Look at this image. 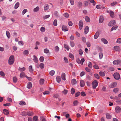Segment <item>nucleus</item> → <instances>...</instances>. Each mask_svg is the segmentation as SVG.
<instances>
[{
  "instance_id": "nucleus-1",
  "label": "nucleus",
  "mask_w": 121,
  "mask_h": 121,
  "mask_svg": "<svg viewBox=\"0 0 121 121\" xmlns=\"http://www.w3.org/2000/svg\"><path fill=\"white\" fill-rule=\"evenodd\" d=\"M14 61V57L13 55H11L9 57L8 60L9 64L12 65L13 64Z\"/></svg>"
},
{
  "instance_id": "nucleus-2",
  "label": "nucleus",
  "mask_w": 121,
  "mask_h": 121,
  "mask_svg": "<svg viewBox=\"0 0 121 121\" xmlns=\"http://www.w3.org/2000/svg\"><path fill=\"white\" fill-rule=\"evenodd\" d=\"M91 84L92 88L94 89H95L98 85V82L96 80H94L92 82Z\"/></svg>"
},
{
  "instance_id": "nucleus-3",
  "label": "nucleus",
  "mask_w": 121,
  "mask_h": 121,
  "mask_svg": "<svg viewBox=\"0 0 121 121\" xmlns=\"http://www.w3.org/2000/svg\"><path fill=\"white\" fill-rule=\"evenodd\" d=\"M33 114L34 113L33 112L29 111L27 112V113L25 112H23L22 114L23 116H26L27 114L29 116H30L33 115Z\"/></svg>"
},
{
  "instance_id": "nucleus-4",
  "label": "nucleus",
  "mask_w": 121,
  "mask_h": 121,
  "mask_svg": "<svg viewBox=\"0 0 121 121\" xmlns=\"http://www.w3.org/2000/svg\"><path fill=\"white\" fill-rule=\"evenodd\" d=\"M113 77L115 79L117 80H119L120 78V75L117 72L115 73L114 74Z\"/></svg>"
},
{
  "instance_id": "nucleus-5",
  "label": "nucleus",
  "mask_w": 121,
  "mask_h": 121,
  "mask_svg": "<svg viewBox=\"0 0 121 121\" xmlns=\"http://www.w3.org/2000/svg\"><path fill=\"white\" fill-rule=\"evenodd\" d=\"M116 22L115 20H113L110 22L108 24V26H112L115 24Z\"/></svg>"
},
{
  "instance_id": "nucleus-6",
  "label": "nucleus",
  "mask_w": 121,
  "mask_h": 121,
  "mask_svg": "<svg viewBox=\"0 0 121 121\" xmlns=\"http://www.w3.org/2000/svg\"><path fill=\"white\" fill-rule=\"evenodd\" d=\"M83 25V22L81 20H80L79 22V26L80 30H81L82 28Z\"/></svg>"
},
{
  "instance_id": "nucleus-7",
  "label": "nucleus",
  "mask_w": 121,
  "mask_h": 121,
  "mask_svg": "<svg viewBox=\"0 0 121 121\" xmlns=\"http://www.w3.org/2000/svg\"><path fill=\"white\" fill-rule=\"evenodd\" d=\"M121 108L118 106H117L115 108L116 112L117 113H120L121 111Z\"/></svg>"
},
{
  "instance_id": "nucleus-8",
  "label": "nucleus",
  "mask_w": 121,
  "mask_h": 121,
  "mask_svg": "<svg viewBox=\"0 0 121 121\" xmlns=\"http://www.w3.org/2000/svg\"><path fill=\"white\" fill-rule=\"evenodd\" d=\"M62 30L65 32L66 31L68 30V29L67 27L65 26H63L62 27Z\"/></svg>"
},
{
  "instance_id": "nucleus-9",
  "label": "nucleus",
  "mask_w": 121,
  "mask_h": 121,
  "mask_svg": "<svg viewBox=\"0 0 121 121\" xmlns=\"http://www.w3.org/2000/svg\"><path fill=\"white\" fill-rule=\"evenodd\" d=\"M89 31V28L88 26H86L85 28L84 32L85 34H87Z\"/></svg>"
},
{
  "instance_id": "nucleus-10",
  "label": "nucleus",
  "mask_w": 121,
  "mask_h": 121,
  "mask_svg": "<svg viewBox=\"0 0 121 121\" xmlns=\"http://www.w3.org/2000/svg\"><path fill=\"white\" fill-rule=\"evenodd\" d=\"M101 41L104 44H107L108 43V42L107 40L104 38H102L101 39Z\"/></svg>"
},
{
  "instance_id": "nucleus-11",
  "label": "nucleus",
  "mask_w": 121,
  "mask_h": 121,
  "mask_svg": "<svg viewBox=\"0 0 121 121\" xmlns=\"http://www.w3.org/2000/svg\"><path fill=\"white\" fill-rule=\"evenodd\" d=\"M32 86V84L30 82H28L27 85V88L30 89H31Z\"/></svg>"
},
{
  "instance_id": "nucleus-12",
  "label": "nucleus",
  "mask_w": 121,
  "mask_h": 121,
  "mask_svg": "<svg viewBox=\"0 0 121 121\" xmlns=\"http://www.w3.org/2000/svg\"><path fill=\"white\" fill-rule=\"evenodd\" d=\"M114 48L116 51H119L120 50V47L118 46H115L114 47Z\"/></svg>"
},
{
  "instance_id": "nucleus-13",
  "label": "nucleus",
  "mask_w": 121,
  "mask_h": 121,
  "mask_svg": "<svg viewBox=\"0 0 121 121\" xmlns=\"http://www.w3.org/2000/svg\"><path fill=\"white\" fill-rule=\"evenodd\" d=\"M80 86L82 87H83L85 85V83L84 81L81 80H80Z\"/></svg>"
},
{
  "instance_id": "nucleus-14",
  "label": "nucleus",
  "mask_w": 121,
  "mask_h": 121,
  "mask_svg": "<svg viewBox=\"0 0 121 121\" xmlns=\"http://www.w3.org/2000/svg\"><path fill=\"white\" fill-rule=\"evenodd\" d=\"M99 35V33L98 32H96L94 36V38L95 39H97L98 38Z\"/></svg>"
},
{
  "instance_id": "nucleus-15",
  "label": "nucleus",
  "mask_w": 121,
  "mask_h": 121,
  "mask_svg": "<svg viewBox=\"0 0 121 121\" xmlns=\"http://www.w3.org/2000/svg\"><path fill=\"white\" fill-rule=\"evenodd\" d=\"M3 113L5 115H7L9 114V112L8 110L5 109H4L3 110Z\"/></svg>"
},
{
  "instance_id": "nucleus-16",
  "label": "nucleus",
  "mask_w": 121,
  "mask_h": 121,
  "mask_svg": "<svg viewBox=\"0 0 121 121\" xmlns=\"http://www.w3.org/2000/svg\"><path fill=\"white\" fill-rule=\"evenodd\" d=\"M65 77V74L64 73H62L61 74V77L62 79L64 80H66Z\"/></svg>"
},
{
  "instance_id": "nucleus-17",
  "label": "nucleus",
  "mask_w": 121,
  "mask_h": 121,
  "mask_svg": "<svg viewBox=\"0 0 121 121\" xmlns=\"http://www.w3.org/2000/svg\"><path fill=\"white\" fill-rule=\"evenodd\" d=\"M109 13L110 16L112 18H113L114 17V13L112 11L110 10Z\"/></svg>"
},
{
  "instance_id": "nucleus-18",
  "label": "nucleus",
  "mask_w": 121,
  "mask_h": 121,
  "mask_svg": "<svg viewBox=\"0 0 121 121\" xmlns=\"http://www.w3.org/2000/svg\"><path fill=\"white\" fill-rule=\"evenodd\" d=\"M34 59H33V60L35 63H38V59L36 56L35 55H34L33 56Z\"/></svg>"
},
{
  "instance_id": "nucleus-19",
  "label": "nucleus",
  "mask_w": 121,
  "mask_h": 121,
  "mask_svg": "<svg viewBox=\"0 0 121 121\" xmlns=\"http://www.w3.org/2000/svg\"><path fill=\"white\" fill-rule=\"evenodd\" d=\"M77 82L76 80L75 79H73L72 80L71 83L72 85H74L77 84Z\"/></svg>"
},
{
  "instance_id": "nucleus-20",
  "label": "nucleus",
  "mask_w": 121,
  "mask_h": 121,
  "mask_svg": "<svg viewBox=\"0 0 121 121\" xmlns=\"http://www.w3.org/2000/svg\"><path fill=\"white\" fill-rule=\"evenodd\" d=\"M104 18L103 17L100 16L99 18V22L100 23H101L104 21Z\"/></svg>"
},
{
  "instance_id": "nucleus-21",
  "label": "nucleus",
  "mask_w": 121,
  "mask_h": 121,
  "mask_svg": "<svg viewBox=\"0 0 121 121\" xmlns=\"http://www.w3.org/2000/svg\"><path fill=\"white\" fill-rule=\"evenodd\" d=\"M117 83L116 82H112L111 85V87L114 88L117 85Z\"/></svg>"
},
{
  "instance_id": "nucleus-22",
  "label": "nucleus",
  "mask_w": 121,
  "mask_h": 121,
  "mask_svg": "<svg viewBox=\"0 0 121 121\" xmlns=\"http://www.w3.org/2000/svg\"><path fill=\"white\" fill-rule=\"evenodd\" d=\"M44 82V80L43 78H41L39 80V83L40 85H43Z\"/></svg>"
},
{
  "instance_id": "nucleus-23",
  "label": "nucleus",
  "mask_w": 121,
  "mask_h": 121,
  "mask_svg": "<svg viewBox=\"0 0 121 121\" xmlns=\"http://www.w3.org/2000/svg\"><path fill=\"white\" fill-rule=\"evenodd\" d=\"M29 69L30 73H33V70L32 68V65H30L29 66Z\"/></svg>"
},
{
  "instance_id": "nucleus-24",
  "label": "nucleus",
  "mask_w": 121,
  "mask_h": 121,
  "mask_svg": "<svg viewBox=\"0 0 121 121\" xmlns=\"http://www.w3.org/2000/svg\"><path fill=\"white\" fill-rule=\"evenodd\" d=\"M106 117L107 119H110L111 118V116L110 114L107 113L106 114Z\"/></svg>"
},
{
  "instance_id": "nucleus-25",
  "label": "nucleus",
  "mask_w": 121,
  "mask_h": 121,
  "mask_svg": "<svg viewBox=\"0 0 121 121\" xmlns=\"http://www.w3.org/2000/svg\"><path fill=\"white\" fill-rule=\"evenodd\" d=\"M25 74L23 72L21 73L20 74V77L21 78H23L25 76Z\"/></svg>"
},
{
  "instance_id": "nucleus-26",
  "label": "nucleus",
  "mask_w": 121,
  "mask_h": 121,
  "mask_svg": "<svg viewBox=\"0 0 121 121\" xmlns=\"http://www.w3.org/2000/svg\"><path fill=\"white\" fill-rule=\"evenodd\" d=\"M29 53V51L27 50H25L23 52V54L24 55H27Z\"/></svg>"
},
{
  "instance_id": "nucleus-27",
  "label": "nucleus",
  "mask_w": 121,
  "mask_h": 121,
  "mask_svg": "<svg viewBox=\"0 0 121 121\" xmlns=\"http://www.w3.org/2000/svg\"><path fill=\"white\" fill-rule=\"evenodd\" d=\"M19 6V2L16 3L15 5L14 8L15 9H16L18 8Z\"/></svg>"
},
{
  "instance_id": "nucleus-28",
  "label": "nucleus",
  "mask_w": 121,
  "mask_h": 121,
  "mask_svg": "<svg viewBox=\"0 0 121 121\" xmlns=\"http://www.w3.org/2000/svg\"><path fill=\"white\" fill-rule=\"evenodd\" d=\"M26 69V68L25 67L23 68L19 67L18 69V70L20 72H22L25 71Z\"/></svg>"
},
{
  "instance_id": "nucleus-29",
  "label": "nucleus",
  "mask_w": 121,
  "mask_h": 121,
  "mask_svg": "<svg viewBox=\"0 0 121 121\" xmlns=\"http://www.w3.org/2000/svg\"><path fill=\"white\" fill-rule=\"evenodd\" d=\"M39 9V8L38 6H37L33 9V11L34 12H37L38 11Z\"/></svg>"
},
{
  "instance_id": "nucleus-30",
  "label": "nucleus",
  "mask_w": 121,
  "mask_h": 121,
  "mask_svg": "<svg viewBox=\"0 0 121 121\" xmlns=\"http://www.w3.org/2000/svg\"><path fill=\"white\" fill-rule=\"evenodd\" d=\"M85 21L87 22H89L90 21V19L89 17L87 16H86L85 17Z\"/></svg>"
},
{
  "instance_id": "nucleus-31",
  "label": "nucleus",
  "mask_w": 121,
  "mask_h": 121,
  "mask_svg": "<svg viewBox=\"0 0 121 121\" xmlns=\"http://www.w3.org/2000/svg\"><path fill=\"white\" fill-rule=\"evenodd\" d=\"M118 60H115L113 62V64L114 65H118Z\"/></svg>"
},
{
  "instance_id": "nucleus-32",
  "label": "nucleus",
  "mask_w": 121,
  "mask_h": 121,
  "mask_svg": "<svg viewBox=\"0 0 121 121\" xmlns=\"http://www.w3.org/2000/svg\"><path fill=\"white\" fill-rule=\"evenodd\" d=\"M44 8L45 11L49 9V6L47 4H45L44 6Z\"/></svg>"
},
{
  "instance_id": "nucleus-33",
  "label": "nucleus",
  "mask_w": 121,
  "mask_h": 121,
  "mask_svg": "<svg viewBox=\"0 0 121 121\" xmlns=\"http://www.w3.org/2000/svg\"><path fill=\"white\" fill-rule=\"evenodd\" d=\"M6 35L7 37L9 39L10 37V34L9 32L8 31H6Z\"/></svg>"
},
{
  "instance_id": "nucleus-34",
  "label": "nucleus",
  "mask_w": 121,
  "mask_h": 121,
  "mask_svg": "<svg viewBox=\"0 0 121 121\" xmlns=\"http://www.w3.org/2000/svg\"><path fill=\"white\" fill-rule=\"evenodd\" d=\"M56 81L58 83H60V82L61 79L59 76H57L56 78Z\"/></svg>"
},
{
  "instance_id": "nucleus-35",
  "label": "nucleus",
  "mask_w": 121,
  "mask_h": 121,
  "mask_svg": "<svg viewBox=\"0 0 121 121\" xmlns=\"http://www.w3.org/2000/svg\"><path fill=\"white\" fill-rule=\"evenodd\" d=\"M117 26H113L111 29V31H112L113 30H116L117 29Z\"/></svg>"
},
{
  "instance_id": "nucleus-36",
  "label": "nucleus",
  "mask_w": 121,
  "mask_h": 121,
  "mask_svg": "<svg viewBox=\"0 0 121 121\" xmlns=\"http://www.w3.org/2000/svg\"><path fill=\"white\" fill-rule=\"evenodd\" d=\"M55 73V71L53 70H52L49 72V74L51 76L53 75Z\"/></svg>"
},
{
  "instance_id": "nucleus-37",
  "label": "nucleus",
  "mask_w": 121,
  "mask_h": 121,
  "mask_svg": "<svg viewBox=\"0 0 121 121\" xmlns=\"http://www.w3.org/2000/svg\"><path fill=\"white\" fill-rule=\"evenodd\" d=\"M64 47L65 48L67 49L68 51H69V48L68 46V45H67L66 44H64Z\"/></svg>"
},
{
  "instance_id": "nucleus-38",
  "label": "nucleus",
  "mask_w": 121,
  "mask_h": 121,
  "mask_svg": "<svg viewBox=\"0 0 121 121\" xmlns=\"http://www.w3.org/2000/svg\"><path fill=\"white\" fill-rule=\"evenodd\" d=\"M78 102L77 100H75L73 102L74 106H77L78 105Z\"/></svg>"
},
{
  "instance_id": "nucleus-39",
  "label": "nucleus",
  "mask_w": 121,
  "mask_h": 121,
  "mask_svg": "<svg viewBox=\"0 0 121 121\" xmlns=\"http://www.w3.org/2000/svg\"><path fill=\"white\" fill-rule=\"evenodd\" d=\"M44 60V58L43 56H41L39 58V60L40 62H43Z\"/></svg>"
},
{
  "instance_id": "nucleus-40",
  "label": "nucleus",
  "mask_w": 121,
  "mask_h": 121,
  "mask_svg": "<svg viewBox=\"0 0 121 121\" xmlns=\"http://www.w3.org/2000/svg\"><path fill=\"white\" fill-rule=\"evenodd\" d=\"M75 92V90L73 88H72L71 90V93L72 95L74 94Z\"/></svg>"
},
{
  "instance_id": "nucleus-41",
  "label": "nucleus",
  "mask_w": 121,
  "mask_h": 121,
  "mask_svg": "<svg viewBox=\"0 0 121 121\" xmlns=\"http://www.w3.org/2000/svg\"><path fill=\"white\" fill-rule=\"evenodd\" d=\"M82 3L81 2H79L78 3L77 6L78 7L80 8L81 7Z\"/></svg>"
},
{
  "instance_id": "nucleus-42",
  "label": "nucleus",
  "mask_w": 121,
  "mask_h": 121,
  "mask_svg": "<svg viewBox=\"0 0 121 121\" xmlns=\"http://www.w3.org/2000/svg\"><path fill=\"white\" fill-rule=\"evenodd\" d=\"M99 75L102 76H104L105 75V73L102 71H100L99 72Z\"/></svg>"
},
{
  "instance_id": "nucleus-43",
  "label": "nucleus",
  "mask_w": 121,
  "mask_h": 121,
  "mask_svg": "<svg viewBox=\"0 0 121 121\" xmlns=\"http://www.w3.org/2000/svg\"><path fill=\"white\" fill-rule=\"evenodd\" d=\"M33 120L34 121H37L38 120V117L36 116H34L33 118Z\"/></svg>"
},
{
  "instance_id": "nucleus-44",
  "label": "nucleus",
  "mask_w": 121,
  "mask_h": 121,
  "mask_svg": "<svg viewBox=\"0 0 121 121\" xmlns=\"http://www.w3.org/2000/svg\"><path fill=\"white\" fill-rule=\"evenodd\" d=\"M70 45L72 47H74L75 45V44L74 43L73 41H70Z\"/></svg>"
},
{
  "instance_id": "nucleus-45",
  "label": "nucleus",
  "mask_w": 121,
  "mask_h": 121,
  "mask_svg": "<svg viewBox=\"0 0 121 121\" xmlns=\"http://www.w3.org/2000/svg\"><path fill=\"white\" fill-rule=\"evenodd\" d=\"M99 55L100 59H101L103 58V54L102 52H100L99 53Z\"/></svg>"
},
{
  "instance_id": "nucleus-46",
  "label": "nucleus",
  "mask_w": 121,
  "mask_h": 121,
  "mask_svg": "<svg viewBox=\"0 0 121 121\" xmlns=\"http://www.w3.org/2000/svg\"><path fill=\"white\" fill-rule=\"evenodd\" d=\"M39 66L41 69H43L44 67V65L43 63H41L39 64Z\"/></svg>"
},
{
  "instance_id": "nucleus-47",
  "label": "nucleus",
  "mask_w": 121,
  "mask_h": 121,
  "mask_svg": "<svg viewBox=\"0 0 121 121\" xmlns=\"http://www.w3.org/2000/svg\"><path fill=\"white\" fill-rule=\"evenodd\" d=\"M17 81V78L16 77H13V82L15 83Z\"/></svg>"
},
{
  "instance_id": "nucleus-48",
  "label": "nucleus",
  "mask_w": 121,
  "mask_h": 121,
  "mask_svg": "<svg viewBox=\"0 0 121 121\" xmlns=\"http://www.w3.org/2000/svg\"><path fill=\"white\" fill-rule=\"evenodd\" d=\"M53 25L54 26H57V20L56 19H55L53 22Z\"/></svg>"
},
{
  "instance_id": "nucleus-49",
  "label": "nucleus",
  "mask_w": 121,
  "mask_h": 121,
  "mask_svg": "<svg viewBox=\"0 0 121 121\" xmlns=\"http://www.w3.org/2000/svg\"><path fill=\"white\" fill-rule=\"evenodd\" d=\"M44 52L46 54L48 53L49 52V51L48 48H46L44 49Z\"/></svg>"
},
{
  "instance_id": "nucleus-50",
  "label": "nucleus",
  "mask_w": 121,
  "mask_h": 121,
  "mask_svg": "<svg viewBox=\"0 0 121 121\" xmlns=\"http://www.w3.org/2000/svg\"><path fill=\"white\" fill-rule=\"evenodd\" d=\"M78 52L79 53L80 55L82 56L83 54V51L81 49H79L78 50Z\"/></svg>"
},
{
  "instance_id": "nucleus-51",
  "label": "nucleus",
  "mask_w": 121,
  "mask_h": 121,
  "mask_svg": "<svg viewBox=\"0 0 121 121\" xmlns=\"http://www.w3.org/2000/svg\"><path fill=\"white\" fill-rule=\"evenodd\" d=\"M88 66L90 68H91L92 67V63L89 62L88 63Z\"/></svg>"
},
{
  "instance_id": "nucleus-52",
  "label": "nucleus",
  "mask_w": 121,
  "mask_h": 121,
  "mask_svg": "<svg viewBox=\"0 0 121 121\" xmlns=\"http://www.w3.org/2000/svg\"><path fill=\"white\" fill-rule=\"evenodd\" d=\"M19 104L21 105H25L26 104V103L24 101H21L20 102Z\"/></svg>"
},
{
  "instance_id": "nucleus-53",
  "label": "nucleus",
  "mask_w": 121,
  "mask_h": 121,
  "mask_svg": "<svg viewBox=\"0 0 121 121\" xmlns=\"http://www.w3.org/2000/svg\"><path fill=\"white\" fill-rule=\"evenodd\" d=\"M50 92L48 91H46L43 92V95H48L49 94Z\"/></svg>"
},
{
  "instance_id": "nucleus-54",
  "label": "nucleus",
  "mask_w": 121,
  "mask_h": 121,
  "mask_svg": "<svg viewBox=\"0 0 121 121\" xmlns=\"http://www.w3.org/2000/svg\"><path fill=\"white\" fill-rule=\"evenodd\" d=\"M90 2L93 4V5L95 6V4L96 3L94 0H89Z\"/></svg>"
},
{
  "instance_id": "nucleus-55",
  "label": "nucleus",
  "mask_w": 121,
  "mask_h": 121,
  "mask_svg": "<svg viewBox=\"0 0 121 121\" xmlns=\"http://www.w3.org/2000/svg\"><path fill=\"white\" fill-rule=\"evenodd\" d=\"M116 42L117 43H121V38L118 39L117 40Z\"/></svg>"
},
{
  "instance_id": "nucleus-56",
  "label": "nucleus",
  "mask_w": 121,
  "mask_h": 121,
  "mask_svg": "<svg viewBox=\"0 0 121 121\" xmlns=\"http://www.w3.org/2000/svg\"><path fill=\"white\" fill-rule=\"evenodd\" d=\"M119 91V89L118 88H115L113 90V91L115 93Z\"/></svg>"
},
{
  "instance_id": "nucleus-57",
  "label": "nucleus",
  "mask_w": 121,
  "mask_h": 121,
  "mask_svg": "<svg viewBox=\"0 0 121 121\" xmlns=\"http://www.w3.org/2000/svg\"><path fill=\"white\" fill-rule=\"evenodd\" d=\"M64 16L66 18H68L69 17V14L67 13H64Z\"/></svg>"
},
{
  "instance_id": "nucleus-58",
  "label": "nucleus",
  "mask_w": 121,
  "mask_h": 121,
  "mask_svg": "<svg viewBox=\"0 0 121 121\" xmlns=\"http://www.w3.org/2000/svg\"><path fill=\"white\" fill-rule=\"evenodd\" d=\"M27 12V9H24L22 12V14L24 15L26 12Z\"/></svg>"
},
{
  "instance_id": "nucleus-59",
  "label": "nucleus",
  "mask_w": 121,
  "mask_h": 121,
  "mask_svg": "<svg viewBox=\"0 0 121 121\" xmlns=\"http://www.w3.org/2000/svg\"><path fill=\"white\" fill-rule=\"evenodd\" d=\"M94 76L95 78H96L97 79H99V76L98 74L96 73L94 75Z\"/></svg>"
},
{
  "instance_id": "nucleus-60",
  "label": "nucleus",
  "mask_w": 121,
  "mask_h": 121,
  "mask_svg": "<svg viewBox=\"0 0 121 121\" xmlns=\"http://www.w3.org/2000/svg\"><path fill=\"white\" fill-rule=\"evenodd\" d=\"M85 61V59L84 58H82L80 60L81 63L80 64H81L82 65H83V62Z\"/></svg>"
},
{
  "instance_id": "nucleus-61",
  "label": "nucleus",
  "mask_w": 121,
  "mask_h": 121,
  "mask_svg": "<svg viewBox=\"0 0 121 121\" xmlns=\"http://www.w3.org/2000/svg\"><path fill=\"white\" fill-rule=\"evenodd\" d=\"M68 92V90L66 89H64V90L62 91L64 95L66 94Z\"/></svg>"
},
{
  "instance_id": "nucleus-62",
  "label": "nucleus",
  "mask_w": 121,
  "mask_h": 121,
  "mask_svg": "<svg viewBox=\"0 0 121 121\" xmlns=\"http://www.w3.org/2000/svg\"><path fill=\"white\" fill-rule=\"evenodd\" d=\"M93 67L95 69H99V67L98 66L96 65H94Z\"/></svg>"
},
{
  "instance_id": "nucleus-63",
  "label": "nucleus",
  "mask_w": 121,
  "mask_h": 121,
  "mask_svg": "<svg viewBox=\"0 0 121 121\" xmlns=\"http://www.w3.org/2000/svg\"><path fill=\"white\" fill-rule=\"evenodd\" d=\"M69 56L72 59L74 58V57L73 55L71 53H69Z\"/></svg>"
},
{
  "instance_id": "nucleus-64",
  "label": "nucleus",
  "mask_w": 121,
  "mask_h": 121,
  "mask_svg": "<svg viewBox=\"0 0 121 121\" xmlns=\"http://www.w3.org/2000/svg\"><path fill=\"white\" fill-rule=\"evenodd\" d=\"M114 70V68L111 67H110L109 69V71H113Z\"/></svg>"
}]
</instances>
